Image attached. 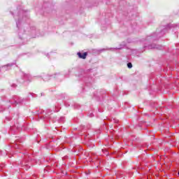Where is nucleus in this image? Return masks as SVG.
Segmentation results:
<instances>
[{
	"mask_svg": "<svg viewBox=\"0 0 179 179\" xmlns=\"http://www.w3.org/2000/svg\"><path fill=\"white\" fill-rule=\"evenodd\" d=\"M26 82H31V76L30 74H23L22 79L20 80V83H26Z\"/></svg>",
	"mask_w": 179,
	"mask_h": 179,
	"instance_id": "0eeeda50",
	"label": "nucleus"
},
{
	"mask_svg": "<svg viewBox=\"0 0 179 179\" xmlns=\"http://www.w3.org/2000/svg\"><path fill=\"white\" fill-rule=\"evenodd\" d=\"M12 15H13V13H11Z\"/></svg>",
	"mask_w": 179,
	"mask_h": 179,
	"instance_id": "7c9ffc66",
	"label": "nucleus"
},
{
	"mask_svg": "<svg viewBox=\"0 0 179 179\" xmlns=\"http://www.w3.org/2000/svg\"><path fill=\"white\" fill-rule=\"evenodd\" d=\"M177 24H169L166 26L165 29H162L159 33H154L152 35H151L150 39L151 41H156L157 40H159V38L163 37L164 34H166V31L169 30V29H171V27H177Z\"/></svg>",
	"mask_w": 179,
	"mask_h": 179,
	"instance_id": "f257e3e1",
	"label": "nucleus"
},
{
	"mask_svg": "<svg viewBox=\"0 0 179 179\" xmlns=\"http://www.w3.org/2000/svg\"><path fill=\"white\" fill-rule=\"evenodd\" d=\"M6 120H7L8 121H10V119L8 118V117H6Z\"/></svg>",
	"mask_w": 179,
	"mask_h": 179,
	"instance_id": "393cba45",
	"label": "nucleus"
},
{
	"mask_svg": "<svg viewBox=\"0 0 179 179\" xmlns=\"http://www.w3.org/2000/svg\"><path fill=\"white\" fill-rule=\"evenodd\" d=\"M61 120H64V117H62Z\"/></svg>",
	"mask_w": 179,
	"mask_h": 179,
	"instance_id": "c85d7f7f",
	"label": "nucleus"
},
{
	"mask_svg": "<svg viewBox=\"0 0 179 179\" xmlns=\"http://www.w3.org/2000/svg\"><path fill=\"white\" fill-rule=\"evenodd\" d=\"M122 48H124V47H122V45H121L119 48H110V50H112V51H115L117 50H122Z\"/></svg>",
	"mask_w": 179,
	"mask_h": 179,
	"instance_id": "9b49d317",
	"label": "nucleus"
},
{
	"mask_svg": "<svg viewBox=\"0 0 179 179\" xmlns=\"http://www.w3.org/2000/svg\"><path fill=\"white\" fill-rule=\"evenodd\" d=\"M80 106H79L78 104H76L74 105V108H80Z\"/></svg>",
	"mask_w": 179,
	"mask_h": 179,
	"instance_id": "6ab92c4d",
	"label": "nucleus"
},
{
	"mask_svg": "<svg viewBox=\"0 0 179 179\" xmlns=\"http://www.w3.org/2000/svg\"><path fill=\"white\" fill-rule=\"evenodd\" d=\"M68 75H69V73H68Z\"/></svg>",
	"mask_w": 179,
	"mask_h": 179,
	"instance_id": "473e14b6",
	"label": "nucleus"
},
{
	"mask_svg": "<svg viewBox=\"0 0 179 179\" xmlns=\"http://www.w3.org/2000/svg\"><path fill=\"white\" fill-rule=\"evenodd\" d=\"M17 120H19V113H17V117H16Z\"/></svg>",
	"mask_w": 179,
	"mask_h": 179,
	"instance_id": "4be33fe9",
	"label": "nucleus"
},
{
	"mask_svg": "<svg viewBox=\"0 0 179 179\" xmlns=\"http://www.w3.org/2000/svg\"><path fill=\"white\" fill-rule=\"evenodd\" d=\"M21 127H22V126H19L17 124H15L14 126L10 127V129L11 131H13V129H15V128H16V129H20Z\"/></svg>",
	"mask_w": 179,
	"mask_h": 179,
	"instance_id": "9d476101",
	"label": "nucleus"
},
{
	"mask_svg": "<svg viewBox=\"0 0 179 179\" xmlns=\"http://www.w3.org/2000/svg\"><path fill=\"white\" fill-rule=\"evenodd\" d=\"M143 48H147V50H152L153 48H155L156 50H163V47L161 45H155V44L144 45Z\"/></svg>",
	"mask_w": 179,
	"mask_h": 179,
	"instance_id": "423d86ee",
	"label": "nucleus"
},
{
	"mask_svg": "<svg viewBox=\"0 0 179 179\" xmlns=\"http://www.w3.org/2000/svg\"><path fill=\"white\" fill-rule=\"evenodd\" d=\"M12 147L15 148V149H20V145H18L17 144L12 145Z\"/></svg>",
	"mask_w": 179,
	"mask_h": 179,
	"instance_id": "4468645a",
	"label": "nucleus"
},
{
	"mask_svg": "<svg viewBox=\"0 0 179 179\" xmlns=\"http://www.w3.org/2000/svg\"><path fill=\"white\" fill-rule=\"evenodd\" d=\"M127 68H129V69H131V68H132V63L131 62L127 63Z\"/></svg>",
	"mask_w": 179,
	"mask_h": 179,
	"instance_id": "dca6fc26",
	"label": "nucleus"
},
{
	"mask_svg": "<svg viewBox=\"0 0 179 179\" xmlns=\"http://www.w3.org/2000/svg\"><path fill=\"white\" fill-rule=\"evenodd\" d=\"M89 117H93V113H90V114L89 115Z\"/></svg>",
	"mask_w": 179,
	"mask_h": 179,
	"instance_id": "5701e85b",
	"label": "nucleus"
},
{
	"mask_svg": "<svg viewBox=\"0 0 179 179\" xmlns=\"http://www.w3.org/2000/svg\"><path fill=\"white\" fill-rule=\"evenodd\" d=\"M31 33H33V34L36 33V29H33V30L31 31Z\"/></svg>",
	"mask_w": 179,
	"mask_h": 179,
	"instance_id": "412c9836",
	"label": "nucleus"
},
{
	"mask_svg": "<svg viewBox=\"0 0 179 179\" xmlns=\"http://www.w3.org/2000/svg\"><path fill=\"white\" fill-rule=\"evenodd\" d=\"M58 111H59V110H56V113H58Z\"/></svg>",
	"mask_w": 179,
	"mask_h": 179,
	"instance_id": "cd10ccee",
	"label": "nucleus"
},
{
	"mask_svg": "<svg viewBox=\"0 0 179 179\" xmlns=\"http://www.w3.org/2000/svg\"><path fill=\"white\" fill-rule=\"evenodd\" d=\"M102 152L105 154L106 156H108V155H110V152H108L107 150L103 149Z\"/></svg>",
	"mask_w": 179,
	"mask_h": 179,
	"instance_id": "ddd939ff",
	"label": "nucleus"
},
{
	"mask_svg": "<svg viewBox=\"0 0 179 179\" xmlns=\"http://www.w3.org/2000/svg\"><path fill=\"white\" fill-rule=\"evenodd\" d=\"M50 115H51V112H50V110H48L45 117L48 118L50 117Z\"/></svg>",
	"mask_w": 179,
	"mask_h": 179,
	"instance_id": "f3484780",
	"label": "nucleus"
},
{
	"mask_svg": "<svg viewBox=\"0 0 179 179\" xmlns=\"http://www.w3.org/2000/svg\"><path fill=\"white\" fill-rule=\"evenodd\" d=\"M65 78H68V76H66V74L64 75Z\"/></svg>",
	"mask_w": 179,
	"mask_h": 179,
	"instance_id": "bb28decb",
	"label": "nucleus"
},
{
	"mask_svg": "<svg viewBox=\"0 0 179 179\" xmlns=\"http://www.w3.org/2000/svg\"><path fill=\"white\" fill-rule=\"evenodd\" d=\"M32 37H34H34H36V36H32Z\"/></svg>",
	"mask_w": 179,
	"mask_h": 179,
	"instance_id": "2f4dec72",
	"label": "nucleus"
},
{
	"mask_svg": "<svg viewBox=\"0 0 179 179\" xmlns=\"http://www.w3.org/2000/svg\"><path fill=\"white\" fill-rule=\"evenodd\" d=\"M46 57H48V58H50V54L48 53V54L46 55Z\"/></svg>",
	"mask_w": 179,
	"mask_h": 179,
	"instance_id": "b1692460",
	"label": "nucleus"
},
{
	"mask_svg": "<svg viewBox=\"0 0 179 179\" xmlns=\"http://www.w3.org/2000/svg\"><path fill=\"white\" fill-rule=\"evenodd\" d=\"M19 17H22L23 22H27L29 20V13L24 10H21L18 13Z\"/></svg>",
	"mask_w": 179,
	"mask_h": 179,
	"instance_id": "39448f33",
	"label": "nucleus"
},
{
	"mask_svg": "<svg viewBox=\"0 0 179 179\" xmlns=\"http://www.w3.org/2000/svg\"><path fill=\"white\" fill-rule=\"evenodd\" d=\"M16 26H17V28L18 29L19 38L21 41H22L23 38H22V36L24 34V29L22 28V20H20V18H19L18 20L16 21Z\"/></svg>",
	"mask_w": 179,
	"mask_h": 179,
	"instance_id": "7ed1b4c3",
	"label": "nucleus"
},
{
	"mask_svg": "<svg viewBox=\"0 0 179 179\" xmlns=\"http://www.w3.org/2000/svg\"><path fill=\"white\" fill-rule=\"evenodd\" d=\"M62 76L59 73L53 75H46L43 76V80L45 82H48V80H51V79H59Z\"/></svg>",
	"mask_w": 179,
	"mask_h": 179,
	"instance_id": "20e7f679",
	"label": "nucleus"
},
{
	"mask_svg": "<svg viewBox=\"0 0 179 179\" xmlns=\"http://www.w3.org/2000/svg\"><path fill=\"white\" fill-rule=\"evenodd\" d=\"M24 101H26L25 99H23L18 96H13L12 99L9 101L10 104H12L13 106H17V104H23Z\"/></svg>",
	"mask_w": 179,
	"mask_h": 179,
	"instance_id": "f03ea898",
	"label": "nucleus"
},
{
	"mask_svg": "<svg viewBox=\"0 0 179 179\" xmlns=\"http://www.w3.org/2000/svg\"><path fill=\"white\" fill-rule=\"evenodd\" d=\"M15 64L16 63H10L7 65L3 66V68L5 69V71H9V69H10V68H12V66H13V65H15Z\"/></svg>",
	"mask_w": 179,
	"mask_h": 179,
	"instance_id": "1a4fd4ad",
	"label": "nucleus"
},
{
	"mask_svg": "<svg viewBox=\"0 0 179 179\" xmlns=\"http://www.w3.org/2000/svg\"><path fill=\"white\" fill-rule=\"evenodd\" d=\"M106 49H101V50H94V51H95L96 52H103V51H105Z\"/></svg>",
	"mask_w": 179,
	"mask_h": 179,
	"instance_id": "2eb2a0df",
	"label": "nucleus"
},
{
	"mask_svg": "<svg viewBox=\"0 0 179 179\" xmlns=\"http://www.w3.org/2000/svg\"><path fill=\"white\" fill-rule=\"evenodd\" d=\"M24 166H28L27 164H24Z\"/></svg>",
	"mask_w": 179,
	"mask_h": 179,
	"instance_id": "c756f323",
	"label": "nucleus"
},
{
	"mask_svg": "<svg viewBox=\"0 0 179 179\" xmlns=\"http://www.w3.org/2000/svg\"><path fill=\"white\" fill-rule=\"evenodd\" d=\"M77 55H78V57L80 58L81 59H86V57H87V52H78L77 53Z\"/></svg>",
	"mask_w": 179,
	"mask_h": 179,
	"instance_id": "6e6552de",
	"label": "nucleus"
},
{
	"mask_svg": "<svg viewBox=\"0 0 179 179\" xmlns=\"http://www.w3.org/2000/svg\"><path fill=\"white\" fill-rule=\"evenodd\" d=\"M112 122H115V124H118V120H117V119H113V120H112Z\"/></svg>",
	"mask_w": 179,
	"mask_h": 179,
	"instance_id": "a211bd4d",
	"label": "nucleus"
},
{
	"mask_svg": "<svg viewBox=\"0 0 179 179\" xmlns=\"http://www.w3.org/2000/svg\"><path fill=\"white\" fill-rule=\"evenodd\" d=\"M23 155H24V156L25 157V160H26V159L30 158V155H29V152H25L23 153Z\"/></svg>",
	"mask_w": 179,
	"mask_h": 179,
	"instance_id": "f8f14e48",
	"label": "nucleus"
},
{
	"mask_svg": "<svg viewBox=\"0 0 179 179\" xmlns=\"http://www.w3.org/2000/svg\"><path fill=\"white\" fill-rule=\"evenodd\" d=\"M17 85L16 84H12L11 85V87H13L14 89L15 88V87H17Z\"/></svg>",
	"mask_w": 179,
	"mask_h": 179,
	"instance_id": "aec40b11",
	"label": "nucleus"
},
{
	"mask_svg": "<svg viewBox=\"0 0 179 179\" xmlns=\"http://www.w3.org/2000/svg\"><path fill=\"white\" fill-rule=\"evenodd\" d=\"M24 44H26V43L22 42V45H24Z\"/></svg>",
	"mask_w": 179,
	"mask_h": 179,
	"instance_id": "a878e982",
	"label": "nucleus"
}]
</instances>
